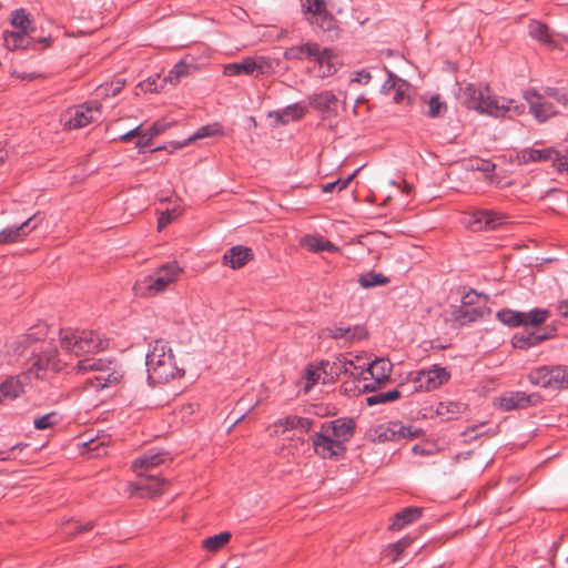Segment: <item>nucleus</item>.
I'll return each mask as SVG.
<instances>
[{"label": "nucleus", "mask_w": 568, "mask_h": 568, "mask_svg": "<svg viewBox=\"0 0 568 568\" xmlns=\"http://www.w3.org/2000/svg\"><path fill=\"white\" fill-rule=\"evenodd\" d=\"M462 102L467 109H473L481 114L494 118H509L521 115L525 104L517 103L513 99L494 97L486 84H467L462 92Z\"/></svg>", "instance_id": "nucleus-1"}, {"label": "nucleus", "mask_w": 568, "mask_h": 568, "mask_svg": "<svg viewBox=\"0 0 568 568\" xmlns=\"http://www.w3.org/2000/svg\"><path fill=\"white\" fill-rule=\"evenodd\" d=\"M78 373L97 372L92 378L84 382V388H94L95 390L115 386L121 383L124 377L122 366L112 359L88 357L80 359L77 364Z\"/></svg>", "instance_id": "nucleus-2"}, {"label": "nucleus", "mask_w": 568, "mask_h": 568, "mask_svg": "<svg viewBox=\"0 0 568 568\" xmlns=\"http://www.w3.org/2000/svg\"><path fill=\"white\" fill-rule=\"evenodd\" d=\"M60 344L65 352L80 356L104 349L108 346V339L92 331L64 328L60 329Z\"/></svg>", "instance_id": "nucleus-3"}, {"label": "nucleus", "mask_w": 568, "mask_h": 568, "mask_svg": "<svg viewBox=\"0 0 568 568\" xmlns=\"http://www.w3.org/2000/svg\"><path fill=\"white\" fill-rule=\"evenodd\" d=\"M59 352L55 345H42L38 353H33L30 368L27 373L34 375L36 378H47L49 375L62 371V364L59 359Z\"/></svg>", "instance_id": "nucleus-4"}, {"label": "nucleus", "mask_w": 568, "mask_h": 568, "mask_svg": "<svg viewBox=\"0 0 568 568\" xmlns=\"http://www.w3.org/2000/svg\"><path fill=\"white\" fill-rule=\"evenodd\" d=\"M101 113L99 101H89L70 109L64 115V126L69 130L81 129L98 121L97 114Z\"/></svg>", "instance_id": "nucleus-5"}, {"label": "nucleus", "mask_w": 568, "mask_h": 568, "mask_svg": "<svg viewBox=\"0 0 568 568\" xmlns=\"http://www.w3.org/2000/svg\"><path fill=\"white\" fill-rule=\"evenodd\" d=\"M313 448L316 455L322 458H337L346 452L339 440L333 439L331 434L320 430L311 436Z\"/></svg>", "instance_id": "nucleus-6"}, {"label": "nucleus", "mask_w": 568, "mask_h": 568, "mask_svg": "<svg viewBox=\"0 0 568 568\" xmlns=\"http://www.w3.org/2000/svg\"><path fill=\"white\" fill-rule=\"evenodd\" d=\"M449 373L446 368L434 365L428 371H422L414 379V388L416 390H432L449 379Z\"/></svg>", "instance_id": "nucleus-7"}, {"label": "nucleus", "mask_w": 568, "mask_h": 568, "mask_svg": "<svg viewBox=\"0 0 568 568\" xmlns=\"http://www.w3.org/2000/svg\"><path fill=\"white\" fill-rule=\"evenodd\" d=\"M355 427L356 424L353 418L344 417L322 423L321 430L331 434L333 439L339 440L342 446H346V442L354 436Z\"/></svg>", "instance_id": "nucleus-8"}, {"label": "nucleus", "mask_w": 568, "mask_h": 568, "mask_svg": "<svg viewBox=\"0 0 568 568\" xmlns=\"http://www.w3.org/2000/svg\"><path fill=\"white\" fill-rule=\"evenodd\" d=\"M504 216L490 210L478 209L471 212L465 221L467 226L475 231L495 230L503 224Z\"/></svg>", "instance_id": "nucleus-9"}, {"label": "nucleus", "mask_w": 568, "mask_h": 568, "mask_svg": "<svg viewBox=\"0 0 568 568\" xmlns=\"http://www.w3.org/2000/svg\"><path fill=\"white\" fill-rule=\"evenodd\" d=\"M524 98L529 104V111L538 121L545 122L550 116L557 114V110L555 109L554 104L545 101L544 95L540 94L536 89L531 88L525 91Z\"/></svg>", "instance_id": "nucleus-10"}, {"label": "nucleus", "mask_w": 568, "mask_h": 568, "mask_svg": "<svg viewBox=\"0 0 568 568\" xmlns=\"http://www.w3.org/2000/svg\"><path fill=\"white\" fill-rule=\"evenodd\" d=\"M308 104L323 114L322 119L324 121L331 116L336 118L338 115V99L332 91L325 90L310 95Z\"/></svg>", "instance_id": "nucleus-11"}, {"label": "nucleus", "mask_w": 568, "mask_h": 568, "mask_svg": "<svg viewBox=\"0 0 568 568\" xmlns=\"http://www.w3.org/2000/svg\"><path fill=\"white\" fill-rule=\"evenodd\" d=\"M322 337H329L333 339H345L347 343L354 341L365 339L368 336L367 329L362 325L343 326L334 325L322 329Z\"/></svg>", "instance_id": "nucleus-12"}, {"label": "nucleus", "mask_w": 568, "mask_h": 568, "mask_svg": "<svg viewBox=\"0 0 568 568\" xmlns=\"http://www.w3.org/2000/svg\"><path fill=\"white\" fill-rule=\"evenodd\" d=\"M541 400L539 394L525 392H511L499 398V407L505 412L524 409L537 405Z\"/></svg>", "instance_id": "nucleus-13"}, {"label": "nucleus", "mask_w": 568, "mask_h": 568, "mask_svg": "<svg viewBox=\"0 0 568 568\" xmlns=\"http://www.w3.org/2000/svg\"><path fill=\"white\" fill-rule=\"evenodd\" d=\"M183 369L176 366L174 355L170 356L166 362L148 369V379L153 384H165L171 379L183 374Z\"/></svg>", "instance_id": "nucleus-14"}, {"label": "nucleus", "mask_w": 568, "mask_h": 568, "mask_svg": "<svg viewBox=\"0 0 568 568\" xmlns=\"http://www.w3.org/2000/svg\"><path fill=\"white\" fill-rule=\"evenodd\" d=\"M30 383L29 373L10 376L0 384V404L7 399H16L26 392Z\"/></svg>", "instance_id": "nucleus-15"}, {"label": "nucleus", "mask_w": 568, "mask_h": 568, "mask_svg": "<svg viewBox=\"0 0 568 568\" xmlns=\"http://www.w3.org/2000/svg\"><path fill=\"white\" fill-rule=\"evenodd\" d=\"M41 221L42 217L40 214L36 213L18 226L3 229L0 231V244L13 243L22 240L27 234L34 230Z\"/></svg>", "instance_id": "nucleus-16"}, {"label": "nucleus", "mask_w": 568, "mask_h": 568, "mask_svg": "<svg viewBox=\"0 0 568 568\" xmlns=\"http://www.w3.org/2000/svg\"><path fill=\"white\" fill-rule=\"evenodd\" d=\"M168 453L149 449L140 457L134 459L132 468L139 477L144 476L145 473H152L156 467L164 464L168 459Z\"/></svg>", "instance_id": "nucleus-17"}, {"label": "nucleus", "mask_w": 568, "mask_h": 568, "mask_svg": "<svg viewBox=\"0 0 568 568\" xmlns=\"http://www.w3.org/2000/svg\"><path fill=\"white\" fill-rule=\"evenodd\" d=\"M379 442L397 440L399 438H413L419 436L418 429L410 426H404L400 423H389L381 425L375 430Z\"/></svg>", "instance_id": "nucleus-18"}, {"label": "nucleus", "mask_w": 568, "mask_h": 568, "mask_svg": "<svg viewBox=\"0 0 568 568\" xmlns=\"http://www.w3.org/2000/svg\"><path fill=\"white\" fill-rule=\"evenodd\" d=\"M168 481L155 473H145L133 486V493L140 497H153L162 493Z\"/></svg>", "instance_id": "nucleus-19"}, {"label": "nucleus", "mask_w": 568, "mask_h": 568, "mask_svg": "<svg viewBox=\"0 0 568 568\" xmlns=\"http://www.w3.org/2000/svg\"><path fill=\"white\" fill-rule=\"evenodd\" d=\"M265 64L266 61L263 58H261L260 60H255L251 57H247L240 62L226 64L224 67L223 73L227 77H236L241 74L251 75L255 71L257 72V74H262L264 72Z\"/></svg>", "instance_id": "nucleus-20"}, {"label": "nucleus", "mask_w": 568, "mask_h": 568, "mask_svg": "<svg viewBox=\"0 0 568 568\" xmlns=\"http://www.w3.org/2000/svg\"><path fill=\"white\" fill-rule=\"evenodd\" d=\"M251 260H253L252 250L242 245L231 247L223 255V263L233 270L243 267Z\"/></svg>", "instance_id": "nucleus-21"}, {"label": "nucleus", "mask_w": 568, "mask_h": 568, "mask_svg": "<svg viewBox=\"0 0 568 568\" xmlns=\"http://www.w3.org/2000/svg\"><path fill=\"white\" fill-rule=\"evenodd\" d=\"M172 355L173 353L169 343L164 339H156L151 351L146 354L145 364L148 369L160 365L164 361L166 362Z\"/></svg>", "instance_id": "nucleus-22"}, {"label": "nucleus", "mask_w": 568, "mask_h": 568, "mask_svg": "<svg viewBox=\"0 0 568 568\" xmlns=\"http://www.w3.org/2000/svg\"><path fill=\"white\" fill-rule=\"evenodd\" d=\"M45 329L43 326H37L30 329L29 333L19 336L17 339L8 344V348L16 355H22L24 351L31 345V343L39 341L40 336L44 335Z\"/></svg>", "instance_id": "nucleus-23"}, {"label": "nucleus", "mask_w": 568, "mask_h": 568, "mask_svg": "<svg viewBox=\"0 0 568 568\" xmlns=\"http://www.w3.org/2000/svg\"><path fill=\"white\" fill-rule=\"evenodd\" d=\"M546 341L545 335H540V332H530L527 328L521 333L515 334L511 338V345L518 349H529Z\"/></svg>", "instance_id": "nucleus-24"}, {"label": "nucleus", "mask_w": 568, "mask_h": 568, "mask_svg": "<svg viewBox=\"0 0 568 568\" xmlns=\"http://www.w3.org/2000/svg\"><path fill=\"white\" fill-rule=\"evenodd\" d=\"M305 106L301 103L287 105L284 109L270 112L268 116L274 118L278 124H287L290 121L300 120L305 114Z\"/></svg>", "instance_id": "nucleus-25"}, {"label": "nucleus", "mask_w": 568, "mask_h": 568, "mask_svg": "<svg viewBox=\"0 0 568 568\" xmlns=\"http://www.w3.org/2000/svg\"><path fill=\"white\" fill-rule=\"evenodd\" d=\"M311 23L317 26L331 40L337 39L339 37L341 30L337 20L327 11L322 12V14L315 20H311Z\"/></svg>", "instance_id": "nucleus-26"}, {"label": "nucleus", "mask_w": 568, "mask_h": 568, "mask_svg": "<svg viewBox=\"0 0 568 568\" xmlns=\"http://www.w3.org/2000/svg\"><path fill=\"white\" fill-rule=\"evenodd\" d=\"M422 516V508L418 507H407L399 513H397L392 523L389 524L390 530H400L406 525L416 521Z\"/></svg>", "instance_id": "nucleus-27"}, {"label": "nucleus", "mask_w": 568, "mask_h": 568, "mask_svg": "<svg viewBox=\"0 0 568 568\" xmlns=\"http://www.w3.org/2000/svg\"><path fill=\"white\" fill-rule=\"evenodd\" d=\"M393 364L385 358H377L368 364L366 371L377 384H383L392 373Z\"/></svg>", "instance_id": "nucleus-28"}, {"label": "nucleus", "mask_w": 568, "mask_h": 568, "mask_svg": "<svg viewBox=\"0 0 568 568\" xmlns=\"http://www.w3.org/2000/svg\"><path fill=\"white\" fill-rule=\"evenodd\" d=\"M301 244L311 252L338 251V247L335 244L320 235H306L302 239Z\"/></svg>", "instance_id": "nucleus-29"}, {"label": "nucleus", "mask_w": 568, "mask_h": 568, "mask_svg": "<svg viewBox=\"0 0 568 568\" xmlns=\"http://www.w3.org/2000/svg\"><path fill=\"white\" fill-rule=\"evenodd\" d=\"M559 152L554 148H547L544 150L537 149H525L521 151V160L524 162H541V161H551L552 165L555 164V158H557Z\"/></svg>", "instance_id": "nucleus-30"}, {"label": "nucleus", "mask_w": 568, "mask_h": 568, "mask_svg": "<svg viewBox=\"0 0 568 568\" xmlns=\"http://www.w3.org/2000/svg\"><path fill=\"white\" fill-rule=\"evenodd\" d=\"M313 54H317V43L307 42L287 48L283 55L286 60H302L304 58H313Z\"/></svg>", "instance_id": "nucleus-31"}, {"label": "nucleus", "mask_w": 568, "mask_h": 568, "mask_svg": "<svg viewBox=\"0 0 568 568\" xmlns=\"http://www.w3.org/2000/svg\"><path fill=\"white\" fill-rule=\"evenodd\" d=\"M313 58L321 68L325 69L323 71L324 75H332L336 72L337 68L333 61L335 55L332 49L326 48L321 50L320 45L317 44V54H313Z\"/></svg>", "instance_id": "nucleus-32"}, {"label": "nucleus", "mask_w": 568, "mask_h": 568, "mask_svg": "<svg viewBox=\"0 0 568 568\" xmlns=\"http://www.w3.org/2000/svg\"><path fill=\"white\" fill-rule=\"evenodd\" d=\"M466 408L467 405L460 402H440L437 405L436 414L449 420L457 418Z\"/></svg>", "instance_id": "nucleus-33"}, {"label": "nucleus", "mask_w": 568, "mask_h": 568, "mask_svg": "<svg viewBox=\"0 0 568 568\" xmlns=\"http://www.w3.org/2000/svg\"><path fill=\"white\" fill-rule=\"evenodd\" d=\"M347 357L344 356V355H341L335 362L333 363H329V362H322L321 363V366H322V369L324 372V374H326L327 376H329L331 378H334V377H339L342 374H348V368H347Z\"/></svg>", "instance_id": "nucleus-34"}, {"label": "nucleus", "mask_w": 568, "mask_h": 568, "mask_svg": "<svg viewBox=\"0 0 568 568\" xmlns=\"http://www.w3.org/2000/svg\"><path fill=\"white\" fill-rule=\"evenodd\" d=\"M528 33L532 39L544 44H549L552 42L548 26L540 21H531L528 26Z\"/></svg>", "instance_id": "nucleus-35"}, {"label": "nucleus", "mask_w": 568, "mask_h": 568, "mask_svg": "<svg viewBox=\"0 0 568 568\" xmlns=\"http://www.w3.org/2000/svg\"><path fill=\"white\" fill-rule=\"evenodd\" d=\"M497 318L509 327H518L525 325L524 312L503 308L497 312Z\"/></svg>", "instance_id": "nucleus-36"}, {"label": "nucleus", "mask_w": 568, "mask_h": 568, "mask_svg": "<svg viewBox=\"0 0 568 568\" xmlns=\"http://www.w3.org/2000/svg\"><path fill=\"white\" fill-rule=\"evenodd\" d=\"M552 366H540L532 369L529 375V382L534 385L548 388L550 387V373Z\"/></svg>", "instance_id": "nucleus-37"}, {"label": "nucleus", "mask_w": 568, "mask_h": 568, "mask_svg": "<svg viewBox=\"0 0 568 568\" xmlns=\"http://www.w3.org/2000/svg\"><path fill=\"white\" fill-rule=\"evenodd\" d=\"M231 539V534L229 531H222L214 536L207 537L203 540L202 547L210 551L215 552L220 550L223 546H225Z\"/></svg>", "instance_id": "nucleus-38"}, {"label": "nucleus", "mask_w": 568, "mask_h": 568, "mask_svg": "<svg viewBox=\"0 0 568 568\" xmlns=\"http://www.w3.org/2000/svg\"><path fill=\"white\" fill-rule=\"evenodd\" d=\"M358 283L363 288H371L375 286L386 285L389 283V278L382 273L369 271L359 276Z\"/></svg>", "instance_id": "nucleus-39"}, {"label": "nucleus", "mask_w": 568, "mask_h": 568, "mask_svg": "<svg viewBox=\"0 0 568 568\" xmlns=\"http://www.w3.org/2000/svg\"><path fill=\"white\" fill-rule=\"evenodd\" d=\"M549 317V311L545 308H532L529 312H524L525 327H537L544 324Z\"/></svg>", "instance_id": "nucleus-40"}, {"label": "nucleus", "mask_w": 568, "mask_h": 568, "mask_svg": "<svg viewBox=\"0 0 568 568\" xmlns=\"http://www.w3.org/2000/svg\"><path fill=\"white\" fill-rule=\"evenodd\" d=\"M556 389L568 388V371L562 366L557 365L551 367L550 373V387Z\"/></svg>", "instance_id": "nucleus-41"}, {"label": "nucleus", "mask_w": 568, "mask_h": 568, "mask_svg": "<svg viewBox=\"0 0 568 568\" xmlns=\"http://www.w3.org/2000/svg\"><path fill=\"white\" fill-rule=\"evenodd\" d=\"M141 284L144 285L145 290L153 293H160L164 291L169 285L166 281L156 272L152 275L145 276Z\"/></svg>", "instance_id": "nucleus-42"}, {"label": "nucleus", "mask_w": 568, "mask_h": 568, "mask_svg": "<svg viewBox=\"0 0 568 568\" xmlns=\"http://www.w3.org/2000/svg\"><path fill=\"white\" fill-rule=\"evenodd\" d=\"M400 397V392L398 389H392L384 393H377L366 398V403L368 406H374L377 404L389 403L398 399Z\"/></svg>", "instance_id": "nucleus-43"}, {"label": "nucleus", "mask_w": 568, "mask_h": 568, "mask_svg": "<svg viewBox=\"0 0 568 568\" xmlns=\"http://www.w3.org/2000/svg\"><path fill=\"white\" fill-rule=\"evenodd\" d=\"M221 133H222V130L219 124L205 125V126L200 128L192 136L189 138L187 141L176 144L175 148H182V146L186 145L187 142H191V141H194L197 139H202V138L214 136V135H217Z\"/></svg>", "instance_id": "nucleus-44"}, {"label": "nucleus", "mask_w": 568, "mask_h": 568, "mask_svg": "<svg viewBox=\"0 0 568 568\" xmlns=\"http://www.w3.org/2000/svg\"><path fill=\"white\" fill-rule=\"evenodd\" d=\"M181 272L182 268L176 262L165 263L156 270V273L161 275L168 284L174 282Z\"/></svg>", "instance_id": "nucleus-45"}, {"label": "nucleus", "mask_w": 568, "mask_h": 568, "mask_svg": "<svg viewBox=\"0 0 568 568\" xmlns=\"http://www.w3.org/2000/svg\"><path fill=\"white\" fill-rule=\"evenodd\" d=\"M189 64L184 61H180L169 71V74L162 80V82H170L172 84L178 83L182 78L189 74Z\"/></svg>", "instance_id": "nucleus-46"}, {"label": "nucleus", "mask_w": 568, "mask_h": 568, "mask_svg": "<svg viewBox=\"0 0 568 568\" xmlns=\"http://www.w3.org/2000/svg\"><path fill=\"white\" fill-rule=\"evenodd\" d=\"M4 44L10 50L20 49L22 41L28 40L27 31H13L4 33Z\"/></svg>", "instance_id": "nucleus-47"}, {"label": "nucleus", "mask_w": 568, "mask_h": 568, "mask_svg": "<svg viewBox=\"0 0 568 568\" xmlns=\"http://www.w3.org/2000/svg\"><path fill=\"white\" fill-rule=\"evenodd\" d=\"M30 23L29 14L24 9H18L12 12L11 24L18 31H28Z\"/></svg>", "instance_id": "nucleus-48"}, {"label": "nucleus", "mask_w": 568, "mask_h": 568, "mask_svg": "<svg viewBox=\"0 0 568 568\" xmlns=\"http://www.w3.org/2000/svg\"><path fill=\"white\" fill-rule=\"evenodd\" d=\"M58 422V414L55 412H51L44 416L36 418L33 426L36 429H48L57 425Z\"/></svg>", "instance_id": "nucleus-49"}, {"label": "nucleus", "mask_w": 568, "mask_h": 568, "mask_svg": "<svg viewBox=\"0 0 568 568\" xmlns=\"http://www.w3.org/2000/svg\"><path fill=\"white\" fill-rule=\"evenodd\" d=\"M446 110H447L446 103L442 102L437 95L432 97L430 100L428 101L427 115L429 118H433V119L439 118L443 115V113Z\"/></svg>", "instance_id": "nucleus-50"}, {"label": "nucleus", "mask_w": 568, "mask_h": 568, "mask_svg": "<svg viewBox=\"0 0 568 568\" xmlns=\"http://www.w3.org/2000/svg\"><path fill=\"white\" fill-rule=\"evenodd\" d=\"M303 7L312 14L311 20H315L322 12H326L325 2L323 0H305Z\"/></svg>", "instance_id": "nucleus-51"}, {"label": "nucleus", "mask_w": 568, "mask_h": 568, "mask_svg": "<svg viewBox=\"0 0 568 568\" xmlns=\"http://www.w3.org/2000/svg\"><path fill=\"white\" fill-rule=\"evenodd\" d=\"M298 422H300V416L297 415H291V416H286L284 418H280L278 420H276L274 423V426L276 428H283L282 429V433H285L286 430H291V429H297L298 428Z\"/></svg>", "instance_id": "nucleus-52"}, {"label": "nucleus", "mask_w": 568, "mask_h": 568, "mask_svg": "<svg viewBox=\"0 0 568 568\" xmlns=\"http://www.w3.org/2000/svg\"><path fill=\"white\" fill-rule=\"evenodd\" d=\"M544 97H549L555 99L558 103L562 105L568 104V93L564 92L562 90L558 88L547 87L544 89Z\"/></svg>", "instance_id": "nucleus-53"}, {"label": "nucleus", "mask_w": 568, "mask_h": 568, "mask_svg": "<svg viewBox=\"0 0 568 568\" xmlns=\"http://www.w3.org/2000/svg\"><path fill=\"white\" fill-rule=\"evenodd\" d=\"M403 551L404 550L402 549V547H399V545L394 542V544L388 545L384 549L383 557L385 559H388L390 562H396L400 559Z\"/></svg>", "instance_id": "nucleus-54"}, {"label": "nucleus", "mask_w": 568, "mask_h": 568, "mask_svg": "<svg viewBox=\"0 0 568 568\" xmlns=\"http://www.w3.org/2000/svg\"><path fill=\"white\" fill-rule=\"evenodd\" d=\"M483 316V312L477 308H469L462 312L458 316V321L462 325L477 321Z\"/></svg>", "instance_id": "nucleus-55"}, {"label": "nucleus", "mask_w": 568, "mask_h": 568, "mask_svg": "<svg viewBox=\"0 0 568 568\" xmlns=\"http://www.w3.org/2000/svg\"><path fill=\"white\" fill-rule=\"evenodd\" d=\"M163 79H160V77L156 78H150L145 82H141L139 87L145 92H158L160 89L163 88V84L165 82H162Z\"/></svg>", "instance_id": "nucleus-56"}, {"label": "nucleus", "mask_w": 568, "mask_h": 568, "mask_svg": "<svg viewBox=\"0 0 568 568\" xmlns=\"http://www.w3.org/2000/svg\"><path fill=\"white\" fill-rule=\"evenodd\" d=\"M38 44L48 45L49 44V39L48 38H39L38 40H34L33 38H31L28 34V40L22 41L20 49H23V50H29V49L36 50Z\"/></svg>", "instance_id": "nucleus-57"}, {"label": "nucleus", "mask_w": 568, "mask_h": 568, "mask_svg": "<svg viewBox=\"0 0 568 568\" xmlns=\"http://www.w3.org/2000/svg\"><path fill=\"white\" fill-rule=\"evenodd\" d=\"M170 125H171V123L161 120V121L154 122L149 128L148 131H149L150 136L155 138L159 134L163 133Z\"/></svg>", "instance_id": "nucleus-58"}, {"label": "nucleus", "mask_w": 568, "mask_h": 568, "mask_svg": "<svg viewBox=\"0 0 568 568\" xmlns=\"http://www.w3.org/2000/svg\"><path fill=\"white\" fill-rule=\"evenodd\" d=\"M473 169L489 173L495 170V164L489 160L477 159L475 164H473Z\"/></svg>", "instance_id": "nucleus-59"}, {"label": "nucleus", "mask_w": 568, "mask_h": 568, "mask_svg": "<svg viewBox=\"0 0 568 568\" xmlns=\"http://www.w3.org/2000/svg\"><path fill=\"white\" fill-rule=\"evenodd\" d=\"M125 85L124 79H118L113 81L109 88L105 89L106 93H111L113 97L119 94L123 87Z\"/></svg>", "instance_id": "nucleus-60"}, {"label": "nucleus", "mask_w": 568, "mask_h": 568, "mask_svg": "<svg viewBox=\"0 0 568 568\" xmlns=\"http://www.w3.org/2000/svg\"><path fill=\"white\" fill-rule=\"evenodd\" d=\"M400 81L402 80L398 79L395 74H393L392 72H388V79L383 84V90L385 92H389L390 90H395L396 85H397V82L400 83Z\"/></svg>", "instance_id": "nucleus-61"}, {"label": "nucleus", "mask_w": 568, "mask_h": 568, "mask_svg": "<svg viewBox=\"0 0 568 568\" xmlns=\"http://www.w3.org/2000/svg\"><path fill=\"white\" fill-rule=\"evenodd\" d=\"M554 166L557 169V171L567 172L568 174V158L559 153L558 156L555 158Z\"/></svg>", "instance_id": "nucleus-62"}, {"label": "nucleus", "mask_w": 568, "mask_h": 568, "mask_svg": "<svg viewBox=\"0 0 568 568\" xmlns=\"http://www.w3.org/2000/svg\"><path fill=\"white\" fill-rule=\"evenodd\" d=\"M173 220V213L172 212H165L162 213L158 220V230L162 231L168 224L171 223Z\"/></svg>", "instance_id": "nucleus-63"}, {"label": "nucleus", "mask_w": 568, "mask_h": 568, "mask_svg": "<svg viewBox=\"0 0 568 568\" xmlns=\"http://www.w3.org/2000/svg\"><path fill=\"white\" fill-rule=\"evenodd\" d=\"M313 424H314V419L300 416L297 430H300L302 433H308L312 429Z\"/></svg>", "instance_id": "nucleus-64"}]
</instances>
